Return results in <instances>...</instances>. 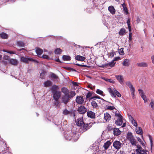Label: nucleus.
I'll list each match as a JSON object with an SVG mask.
<instances>
[{
	"label": "nucleus",
	"instance_id": "obj_54",
	"mask_svg": "<svg viewBox=\"0 0 154 154\" xmlns=\"http://www.w3.org/2000/svg\"><path fill=\"white\" fill-rule=\"evenodd\" d=\"M43 58L48 59H49L48 56L46 55H43L42 56Z\"/></svg>",
	"mask_w": 154,
	"mask_h": 154
},
{
	"label": "nucleus",
	"instance_id": "obj_34",
	"mask_svg": "<svg viewBox=\"0 0 154 154\" xmlns=\"http://www.w3.org/2000/svg\"><path fill=\"white\" fill-rule=\"evenodd\" d=\"M35 52L37 55H40L42 54L43 50L40 48H37L36 49Z\"/></svg>",
	"mask_w": 154,
	"mask_h": 154
},
{
	"label": "nucleus",
	"instance_id": "obj_27",
	"mask_svg": "<svg viewBox=\"0 0 154 154\" xmlns=\"http://www.w3.org/2000/svg\"><path fill=\"white\" fill-rule=\"evenodd\" d=\"M75 59L78 61H83L85 59V57L80 55H77L75 56Z\"/></svg>",
	"mask_w": 154,
	"mask_h": 154
},
{
	"label": "nucleus",
	"instance_id": "obj_60",
	"mask_svg": "<svg viewBox=\"0 0 154 154\" xmlns=\"http://www.w3.org/2000/svg\"><path fill=\"white\" fill-rule=\"evenodd\" d=\"M96 0H95L94 1H93V2H94V4H95V5L96 6H97L98 5L99 3V1L98 0H97V2H98V3H97V4H96L95 3V2H96Z\"/></svg>",
	"mask_w": 154,
	"mask_h": 154
},
{
	"label": "nucleus",
	"instance_id": "obj_14",
	"mask_svg": "<svg viewBox=\"0 0 154 154\" xmlns=\"http://www.w3.org/2000/svg\"><path fill=\"white\" fill-rule=\"evenodd\" d=\"M115 64L116 63L114 62L112 60L110 62H109L105 64L102 65V66H101V67H102L104 68L106 67H107L108 66H109L110 67H113L115 66Z\"/></svg>",
	"mask_w": 154,
	"mask_h": 154
},
{
	"label": "nucleus",
	"instance_id": "obj_48",
	"mask_svg": "<svg viewBox=\"0 0 154 154\" xmlns=\"http://www.w3.org/2000/svg\"><path fill=\"white\" fill-rule=\"evenodd\" d=\"M124 48H121L119 50V52L121 55H123L124 54V52L123 51Z\"/></svg>",
	"mask_w": 154,
	"mask_h": 154
},
{
	"label": "nucleus",
	"instance_id": "obj_36",
	"mask_svg": "<svg viewBox=\"0 0 154 154\" xmlns=\"http://www.w3.org/2000/svg\"><path fill=\"white\" fill-rule=\"evenodd\" d=\"M96 92L98 94H100L102 96H104L105 94L101 90L99 89H97L96 91Z\"/></svg>",
	"mask_w": 154,
	"mask_h": 154
},
{
	"label": "nucleus",
	"instance_id": "obj_11",
	"mask_svg": "<svg viewBox=\"0 0 154 154\" xmlns=\"http://www.w3.org/2000/svg\"><path fill=\"white\" fill-rule=\"evenodd\" d=\"M77 110L80 114H84L86 112L87 109L82 105L78 107Z\"/></svg>",
	"mask_w": 154,
	"mask_h": 154
},
{
	"label": "nucleus",
	"instance_id": "obj_26",
	"mask_svg": "<svg viewBox=\"0 0 154 154\" xmlns=\"http://www.w3.org/2000/svg\"><path fill=\"white\" fill-rule=\"evenodd\" d=\"M84 124L83 121V119L82 118L78 119L77 120L76 125L77 126H82L83 124Z\"/></svg>",
	"mask_w": 154,
	"mask_h": 154
},
{
	"label": "nucleus",
	"instance_id": "obj_40",
	"mask_svg": "<svg viewBox=\"0 0 154 154\" xmlns=\"http://www.w3.org/2000/svg\"><path fill=\"white\" fill-rule=\"evenodd\" d=\"M17 45L18 46L23 47L24 46V43L22 42L18 41L17 43Z\"/></svg>",
	"mask_w": 154,
	"mask_h": 154
},
{
	"label": "nucleus",
	"instance_id": "obj_13",
	"mask_svg": "<svg viewBox=\"0 0 154 154\" xmlns=\"http://www.w3.org/2000/svg\"><path fill=\"white\" fill-rule=\"evenodd\" d=\"M113 146L116 149H118L121 147L122 143L118 141H115L113 144Z\"/></svg>",
	"mask_w": 154,
	"mask_h": 154
},
{
	"label": "nucleus",
	"instance_id": "obj_64",
	"mask_svg": "<svg viewBox=\"0 0 154 154\" xmlns=\"http://www.w3.org/2000/svg\"><path fill=\"white\" fill-rule=\"evenodd\" d=\"M128 13L127 8L126 7V14H128Z\"/></svg>",
	"mask_w": 154,
	"mask_h": 154
},
{
	"label": "nucleus",
	"instance_id": "obj_4",
	"mask_svg": "<svg viewBox=\"0 0 154 154\" xmlns=\"http://www.w3.org/2000/svg\"><path fill=\"white\" fill-rule=\"evenodd\" d=\"M137 149H136V154H147V151L146 149H143L139 145L137 144L136 146Z\"/></svg>",
	"mask_w": 154,
	"mask_h": 154
},
{
	"label": "nucleus",
	"instance_id": "obj_43",
	"mask_svg": "<svg viewBox=\"0 0 154 154\" xmlns=\"http://www.w3.org/2000/svg\"><path fill=\"white\" fill-rule=\"evenodd\" d=\"M125 33V29H122L119 32V34L120 35H123Z\"/></svg>",
	"mask_w": 154,
	"mask_h": 154
},
{
	"label": "nucleus",
	"instance_id": "obj_12",
	"mask_svg": "<svg viewBox=\"0 0 154 154\" xmlns=\"http://www.w3.org/2000/svg\"><path fill=\"white\" fill-rule=\"evenodd\" d=\"M76 102L79 104H82L84 102V100L83 97L81 96H77L75 99Z\"/></svg>",
	"mask_w": 154,
	"mask_h": 154
},
{
	"label": "nucleus",
	"instance_id": "obj_52",
	"mask_svg": "<svg viewBox=\"0 0 154 154\" xmlns=\"http://www.w3.org/2000/svg\"><path fill=\"white\" fill-rule=\"evenodd\" d=\"M126 66H128L130 64V60L128 59H126Z\"/></svg>",
	"mask_w": 154,
	"mask_h": 154
},
{
	"label": "nucleus",
	"instance_id": "obj_32",
	"mask_svg": "<svg viewBox=\"0 0 154 154\" xmlns=\"http://www.w3.org/2000/svg\"><path fill=\"white\" fill-rule=\"evenodd\" d=\"M111 144V143L109 141H107L106 142L104 143V144L103 146L104 148L106 149L109 147L110 146Z\"/></svg>",
	"mask_w": 154,
	"mask_h": 154
},
{
	"label": "nucleus",
	"instance_id": "obj_44",
	"mask_svg": "<svg viewBox=\"0 0 154 154\" xmlns=\"http://www.w3.org/2000/svg\"><path fill=\"white\" fill-rule=\"evenodd\" d=\"M149 106H150L152 109H154V101L152 100L150 102L149 104Z\"/></svg>",
	"mask_w": 154,
	"mask_h": 154
},
{
	"label": "nucleus",
	"instance_id": "obj_62",
	"mask_svg": "<svg viewBox=\"0 0 154 154\" xmlns=\"http://www.w3.org/2000/svg\"><path fill=\"white\" fill-rule=\"evenodd\" d=\"M140 142L141 144L143 146H145V144L144 143L142 140Z\"/></svg>",
	"mask_w": 154,
	"mask_h": 154
},
{
	"label": "nucleus",
	"instance_id": "obj_33",
	"mask_svg": "<svg viewBox=\"0 0 154 154\" xmlns=\"http://www.w3.org/2000/svg\"><path fill=\"white\" fill-rule=\"evenodd\" d=\"M63 113L65 115H70L71 114V111H69L66 109L63 111Z\"/></svg>",
	"mask_w": 154,
	"mask_h": 154
},
{
	"label": "nucleus",
	"instance_id": "obj_56",
	"mask_svg": "<svg viewBox=\"0 0 154 154\" xmlns=\"http://www.w3.org/2000/svg\"><path fill=\"white\" fill-rule=\"evenodd\" d=\"M108 150H106V153L109 154H111L113 151V150L112 149L110 150L109 152L108 151Z\"/></svg>",
	"mask_w": 154,
	"mask_h": 154
},
{
	"label": "nucleus",
	"instance_id": "obj_31",
	"mask_svg": "<svg viewBox=\"0 0 154 154\" xmlns=\"http://www.w3.org/2000/svg\"><path fill=\"white\" fill-rule=\"evenodd\" d=\"M134 137L132 133L128 132L127 134L126 138L127 140H129Z\"/></svg>",
	"mask_w": 154,
	"mask_h": 154
},
{
	"label": "nucleus",
	"instance_id": "obj_53",
	"mask_svg": "<svg viewBox=\"0 0 154 154\" xmlns=\"http://www.w3.org/2000/svg\"><path fill=\"white\" fill-rule=\"evenodd\" d=\"M4 59L6 60H8L9 61V60L10 59V57L9 56L7 55H5L4 56Z\"/></svg>",
	"mask_w": 154,
	"mask_h": 154
},
{
	"label": "nucleus",
	"instance_id": "obj_46",
	"mask_svg": "<svg viewBox=\"0 0 154 154\" xmlns=\"http://www.w3.org/2000/svg\"><path fill=\"white\" fill-rule=\"evenodd\" d=\"M135 90L131 91V94L132 95V98L133 99H134L136 98L135 95Z\"/></svg>",
	"mask_w": 154,
	"mask_h": 154
},
{
	"label": "nucleus",
	"instance_id": "obj_5",
	"mask_svg": "<svg viewBox=\"0 0 154 154\" xmlns=\"http://www.w3.org/2000/svg\"><path fill=\"white\" fill-rule=\"evenodd\" d=\"M71 134H72V136H70L68 134L65 136V139L67 140H71L72 142L76 141L77 140L76 139V138L75 137L76 135V133L75 134H72V133H71Z\"/></svg>",
	"mask_w": 154,
	"mask_h": 154
},
{
	"label": "nucleus",
	"instance_id": "obj_59",
	"mask_svg": "<svg viewBox=\"0 0 154 154\" xmlns=\"http://www.w3.org/2000/svg\"><path fill=\"white\" fill-rule=\"evenodd\" d=\"M122 7L123 8V11L125 13V4L124 2L122 4Z\"/></svg>",
	"mask_w": 154,
	"mask_h": 154
},
{
	"label": "nucleus",
	"instance_id": "obj_35",
	"mask_svg": "<svg viewBox=\"0 0 154 154\" xmlns=\"http://www.w3.org/2000/svg\"><path fill=\"white\" fill-rule=\"evenodd\" d=\"M62 59L65 61H69L71 60V57L69 56L63 55L62 56Z\"/></svg>",
	"mask_w": 154,
	"mask_h": 154
},
{
	"label": "nucleus",
	"instance_id": "obj_17",
	"mask_svg": "<svg viewBox=\"0 0 154 154\" xmlns=\"http://www.w3.org/2000/svg\"><path fill=\"white\" fill-rule=\"evenodd\" d=\"M87 115L88 117L93 119L95 117V114L91 111H88L87 112Z\"/></svg>",
	"mask_w": 154,
	"mask_h": 154
},
{
	"label": "nucleus",
	"instance_id": "obj_49",
	"mask_svg": "<svg viewBox=\"0 0 154 154\" xmlns=\"http://www.w3.org/2000/svg\"><path fill=\"white\" fill-rule=\"evenodd\" d=\"M92 93L91 92H88V93L87 94H86V98H88L91 97L92 95Z\"/></svg>",
	"mask_w": 154,
	"mask_h": 154
},
{
	"label": "nucleus",
	"instance_id": "obj_39",
	"mask_svg": "<svg viewBox=\"0 0 154 154\" xmlns=\"http://www.w3.org/2000/svg\"><path fill=\"white\" fill-rule=\"evenodd\" d=\"M91 104L94 108H97L98 107L97 103L95 101H93L91 102Z\"/></svg>",
	"mask_w": 154,
	"mask_h": 154
},
{
	"label": "nucleus",
	"instance_id": "obj_24",
	"mask_svg": "<svg viewBox=\"0 0 154 154\" xmlns=\"http://www.w3.org/2000/svg\"><path fill=\"white\" fill-rule=\"evenodd\" d=\"M113 134L114 135L118 136L121 133V131L117 128H114L113 129Z\"/></svg>",
	"mask_w": 154,
	"mask_h": 154
},
{
	"label": "nucleus",
	"instance_id": "obj_38",
	"mask_svg": "<svg viewBox=\"0 0 154 154\" xmlns=\"http://www.w3.org/2000/svg\"><path fill=\"white\" fill-rule=\"evenodd\" d=\"M127 23L128 26L129 31V32H131V26H130V19L129 18L128 19V20L127 21Z\"/></svg>",
	"mask_w": 154,
	"mask_h": 154
},
{
	"label": "nucleus",
	"instance_id": "obj_30",
	"mask_svg": "<svg viewBox=\"0 0 154 154\" xmlns=\"http://www.w3.org/2000/svg\"><path fill=\"white\" fill-rule=\"evenodd\" d=\"M0 36L3 39H7L8 37V35L6 33L2 32L0 34Z\"/></svg>",
	"mask_w": 154,
	"mask_h": 154
},
{
	"label": "nucleus",
	"instance_id": "obj_8",
	"mask_svg": "<svg viewBox=\"0 0 154 154\" xmlns=\"http://www.w3.org/2000/svg\"><path fill=\"white\" fill-rule=\"evenodd\" d=\"M52 93L53 94V98L56 101H57L61 96V92L60 91H58Z\"/></svg>",
	"mask_w": 154,
	"mask_h": 154
},
{
	"label": "nucleus",
	"instance_id": "obj_55",
	"mask_svg": "<svg viewBox=\"0 0 154 154\" xmlns=\"http://www.w3.org/2000/svg\"><path fill=\"white\" fill-rule=\"evenodd\" d=\"M129 41H131L132 40V33L131 32H130L129 33Z\"/></svg>",
	"mask_w": 154,
	"mask_h": 154
},
{
	"label": "nucleus",
	"instance_id": "obj_7",
	"mask_svg": "<svg viewBox=\"0 0 154 154\" xmlns=\"http://www.w3.org/2000/svg\"><path fill=\"white\" fill-rule=\"evenodd\" d=\"M20 60L21 62L25 63H28L30 61H34L30 57H21Z\"/></svg>",
	"mask_w": 154,
	"mask_h": 154
},
{
	"label": "nucleus",
	"instance_id": "obj_63",
	"mask_svg": "<svg viewBox=\"0 0 154 154\" xmlns=\"http://www.w3.org/2000/svg\"><path fill=\"white\" fill-rule=\"evenodd\" d=\"M137 140L138 141H139V142H140L142 141L141 139L139 137H137Z\"/></svg>",
	"mask_w": 154,
	"mask_h": 154
},
{
	"label": "nucleus",
	"instance_id": "obj_16",
	"mask_svg": "<svg viewBox=\"0 0 154 154\" xmlns=\"http://www.w3.org/2000/svg\"><path fill=\"white\" fill-rule=\"evenodd\" d=\"M126 85L130 88V91L135 90L134 87L130 82L129 81L127 82H126Z\"/></svg>",
	"mask_w": 154,
	"mask_h": 154
},
{
	"label": "nucleus",
	"instance_id": "obj_2",
	"mask_svg": "<svg viewBox=\"0 0 154 154\" xmlns=\"http://www.w3.org/2000/svg\"><path fill=\"white\" fill-rule=\"evenodd\" d=\"M115 116L118 118L115 122L116 124L119 126H121L122 124V117L119 112L116 111L115 113Z\"/></svg>",
	"mask_w": 154,
	"mask_h": 154
},
{
	"label": "nucleus",
	"instance_id": "obj_51",
	"mask_svg": "<svg viewBox=\"0 0 154 154\" xmlns=\"http://www.w3.org/2000/svg\"><path fill=\"white\" fill-rule=\"evenodd\" d=\"M106 107L107 109L110 110H113V109H114L115 108V107L113 106H107Z\"/></svg>",
	"mask_w": 154,
	"mask_h": 154
},
{
	"label": "nucleus",
	"instance_id": "obj_9",
	"mask_svg": "<svg viewBox=\"0 0 154 154\" xmlns=\"http://www.w3.org/2000/svg\"><path fill=\"white\" fill-rule=\"evenodd\" d=\"M90 127L89 126V125L88 124H84L83 126H82V127L80 128L79 131L83 133L85 132L89 129Z\"/></svg>",
	"mask_w": 154,
	"mask_h": 154
},
{
	"label": "nucleus",
	"instance_id": "obj_10",
	"mask_svg": "<svg viewBox=\"0 0 154 154\" xmlns=\"http://www.w3.org/2000/svg\"><path fill=\"white\" fill-rule=\"evenodd\" d=\"M116 78L118 81L121 84H123L124 83V77L121 75H116Z\"/></svg>",
	"mask_w": 154,
	"mask_h": 154
},
{
	"label": "nucleus",
	"instance_id": "obj_22",
	"mask_svg": "<svg viewBox=\"0 0 154 154\" xmlns=\"http://www.w3.org/2000/svg\"><path fill=\"white\" fill-rule=\"evenodd\" d=\"M108 10L111 14L113 15L115 14L116 10L113 6H110L109 7Z\"/></svg>",
	"mask_w": 154,
	"mask_h": 154
},
{
	"label": "nucleus",
	"instance_id": "obj_42",
	"mask_svg": "<svg viewBox=\"0 0 154 154\" xmlns=\"http://www.w3.org/2000/svg\"><path fill=\"white\" fill-rule=\"evenodd\" d=\"M149 140H150V142L151 150L152 151V147L153 145V141H152V138L151 137V136L150 135H149Z\"/></svg>",
	"mask_w": 154,
	"mask_h": 154
},
{
	"label": "nucleus",
	"instance_id": "obj_47",
	"mask_svg": "<svg viewBox=\"0 0 154 154\" xmlns=\"http://www.w3.org/2000/svg\"><path fill=\"white\" fill-rule=\"evenodd\" d=\"M104 80H105L107 82H109L110 83H114L115 81L112 80L107 79H104Z\"/></svg>",
	"mask_w": 154,
	"mask_h": 154
},
{
	"label": "nucleus",
	"instance_id": "obj_18",
	"mask_svg": "<svg viewBox=\"0 0 154 154\" xmlns=\"http://www.w3.org/2000/svg\"><path fill=\"white\" fill-rule=\"evenodd\" d=\"M104 119L106 122H108L111 119V116L108 112L105 113H104Z\"/></svg>",
	"mask_w": 154,
	"mask_h": 154
},
{
	"label": "nucleus",
	"instance_id": "obj_3",
	"mask_svg": "<svg viewBox=\"0 0 154 154\" xmlns=\"http://www.w3.org/2000/svg\"><path fill=\"white\" fill-rule=\"evenodd\" d=\"M127 115L129 120V121L134 126L137 127V124L136 120H134L131 115V113L130 112H127Z\"/></svg>",
	"mask_w": 154,
	"mask_h": 154
},
{
	"label": "nucleus",
	"instance_id": "obj_57",
	"mask_svg": "<svg viewBox=\"0 0 154 154\" xmlns=\"http://www.w3.org/2000/svg\"><path fill=\"white\" fill-rule=\"evenodd\" d=\"M40 77L42 79H44V73H42L40 74Z\"/></svg>",
	"mask_w": 154,
	"mask_h": 154
},
{
	"label": "nucleus",
	"instance_id": "obj_20",
	"mask_svg": "<svg viewBox=\"0 0 154 154\" xmlns=\"http://www.w3.org/2000/svg\"><path fill=\"white\" fill-rule=\"evenodd\" d=\"M9 63L13 65L16 66L18 64V61L15 59H11L9 60Z\"/></svg>",
	"mask_w": 154,
	"mask_h": 154
},
{
	"label": "nucleus",
	"instance_id": "obj_1",
	"mask_svg": "<svg viewBox=\"0 0 154 154\" xmlns=\"http://www.w3.org/2000/svg\"><path fill=\"white\" fill-rule=\"evenodd\" d=\"M61 90L62 92L64 94L62 97V102L65 104H66L69 102L70 99L72 98L76 94L74 91H71L69 92V90L65 87L62 88Z\"/></svg>",
	"mask_w": 154,
	"mask_h": 154
},
{
	"label": "nucleus",
	"instance_id": "obj_28",
	"mask_svg": "<svg viewBox=\"0 0 154 154\" xmlns=\"http://www.w3.org/2000/svg\"><path fill=\"white\" fill-rule=\"evenodd\" d=\"M136 132L137 134H139L140 135L143 134L142 130L141 128L139 127H136Z\"/></svg>",
	"mask_w": 154,
	"mask_h": 154
},
{
	"label": "nucleus",
	"instance_id": "obj_19",
	"mask_svg": "<svg viewBox=\"0 0 154 154\" xmlns=\"http://www.w3.org/2000/svg\"><path fill=\"white\" fill-rule=\"evenodd\" d=\"M92 149L93 151L95 152L94 153L95 154H96L97 152H99L100 151L98 146L95 144H93L92 145Z\"/></svg>",
	"mask_w": 154,
	"mask_h": 154
},
{
	"label": "nucleus",
	"instance_id": "obj_50",
	"mask_svg": "<svg viewBox=\"0 0 154 154\" xmlns=\"http://www.w3.org/2000/svg\"><path fill=\"white\" fill-rule=\"evenodd\" d=\"M3 51L4 52H7L11 54H15V53L13 51H9L6 50H3Z\"/></svg>",
	"mask_w": 154,
	"mask_h": 154
},
{
	"label": "nucleus",
	"instance_id": "obj_21",
	"mask_svg": "<svg viewBox=\"0 0 154 154\" xmlns=\"http://www.w3.org/2000/svg\"><path fill=\"white\" fill-rule=\"evenodd\" d=\"M59 89V88L57 85H54L51 87V90L52 93L57 91V90Z\"/></svg>",
	"mask_w": 154,
	"mask_h": 154
},
{
	"label": "nucleus",
	"instance_id": "obj_15",
	"mask_svg": "<svg viewBox=\"0 0 154 154\" xmlns=\"http://www.w3.org/2000/svg\"><path fill=\"white\" fill-rule=\"evenodd\" d=\"M53 84L52 82L50 80H47L44 82L43 83L44 86L48 88L51 86Z\"/></svg>",
	"mask_w": 154,
	"mask_h": 154
},
{
	"label": "nucleus",
	"instance_id": "obj_45",
	"mask_svg": "<svg viewBox=\"0 0 154 154\" xmlns=\"http://www.w3.org/2000/svg\"><path fill=\"white\" fill-rule=\"evenodd\" d=\"M114 91L116 95H117L118 97H121V95L115 89H114Z\"/></svg>",
	"mask_w": 154,
	"mask_h": 154
},
{
	"label": "nucleus",
	"instance_id": "obj_25",
	"mask_svg": "<svg viewBox=\"0 0 154 154\" xmlns=\"http://www.w3.org/2000/svg\"><path fill=\"white\" fill-rule=\"evenodd\" d=\"M114 89L115 88H114L113 89H112L110 88H109L108 89V90L109 91V93L110 94V95L112 97H116V96L114 91Z\"/></svg>",
	"mask_w": 154,
	"mask_h": 154
},
{
	"label": "nucleus",
	"instance_id": "obj_29",
	"mask_svg": "<svg viewBox=\"0 0 154 154\" xmlns=\"http://www.w3.org/2000/svg\"><path fill=\"white\" fill-rule=\"evenodd\" d=\"M137 65L138 66L141 67H146L147 66V64L146 63L143 62L137 63Z\"/></svg>",
	"mask_w": 154,
	"mask_h": 154
},
{
	"label": "nucleus",
	"instance_id": "obj_23",
	"mask_svg": "<svg viewBox=\"0 0 154 154\" xmlns=\"http://www.w3.org/2000/svg\"><path fill=\"white\" fill-rule=\"evenodd\" d=\"M131 143V144L132 145H134L137 146V142L136 141V139L134 138V137H133L132 138L130 139L129 140Z\"/></svg>",
	"mask_w": 154,
	"mask_h": 154
},
{
	"label": "nucleus",
	"instance_id": "obj_61",
	"mask_svg": "<svg viewBox=\"0 0 154 154\" xmlns=\"http://www.w3.org/2000/svg\"><path fill=\"white\" fill-rule=\"evenodd\" d=\"M151 59L152 63L154 64V55L151 57Z\"/></svg>",
	"mask_w": 154,
	"mask_h": 154
},
{
	"label": "nucleus",
	"instance_id": "obj_41",
	"mask_svg": "<svg viewBox=\"0 0 154 154\" xmlns=\"http://www.w3.org/2000/svg\"><path fill=\"white\" fill-rule=\"evenodd\" d=\"M51 78H53L54 79H59L58 77L56 74L53 73H52L51 74Z\"/></svg>",
	"mask_w": 154,
	"mask_h": 154
},
{
	"label": "nucleus",
	"instance_id": "obj_6",
	"mask_svg": "<svg viewBox=\"0 0 154 154\" xmlns=\"http://www.w3.org/2000/svg\"><path fill=\"white\" fill-rule=\"evenodd\" d=\"M139 93L141 97L143 100L144 102H146L148 101V99L146 95H145L143 90L141 89L138 90Z\"/></svg>",
	"mask_w": 154,
	"mask_h": 154
},
{
	"label": "nucleus",
	"instance_id": "obj_58",
	"mask_svg": "<svg viewBox=\"0 0 154 154\" xmlns=\"http://www.w3.org/2000/svg\"><path fill=\"white\" fill-rule=\"evenodd\" d=\"M120 58L119 57H116L114 58L113 60L112 61H113V62H114V61L116 60H118Z\"/></svg>",
	"mask_w": 154,
	"mask_h": 154
},
{
	"label": "nucleus",
	"instance_id": "obj_37",
	"mask_svg": "<svg viewBox=\"0 0 154 154\" xmlns=\"http://www.w3.org/2000/svg\"><path fill=\"white\" fill-rule=\"evenodd\" d=\"M62 52V50L60 48H57L55 50L54 53L56 54H60Z\"/></svg>",
	"mask_w": 154,
	"mask_h": 154
}]
</instances>
